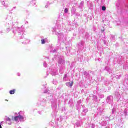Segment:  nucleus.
Masks as SVG:
<instances>
[{
	"label": "nucleus",
	"mask_w": 128,
	"mask_h": 128,
	"mask_svg": "<svg viewBox=\"0 0 128 128\" xmlns=\"http://www.w3.org/2000/svg\"><path fill=\"white\" fill-rule=\"evenodd\" d=\"M15 92H16V89H14L10 91V94H14Z\"/></svg>",
	"instance_id": "obj_1"
},
{
	"label": "nucleus",
	"mask_w": 128,
	"mask_h": 128,
	"mask_svg": "<svg viewBox=\"0 0 128 128\" xmlns=\"http://www.w3.org/2000/svg\"><path fill=\"white\" fill-rule=\"evenodd\" d=\"M14 120H15V122H18V120H20L18 116H16L14 117Z\"/></svg>",
	"instance_id": "obj_2"
},
{
	"label": "nucleus",
	"mask_w": 128,
	"mask_h": 128,
	"mask_svg": "<svg viewBox=\"0 0 128 128\" xmlns=\"http://www.w3.org/2000/svg\"><path fill=\"white\" fill-rule=\"evenodd\" d=\"M41 42H42V44H46V40L44 39H42L41 40Z\"/></svg>",
	"instance_id": "obj_3"
},
{
	"label": "nucleus",
	"mask_w": 128,
	"mask_h": 128,
	"mask_svg": "<svg viewBox=\"0 0 128 128\" xmlns=\"http://www.w3.org/2000/svg\"><path fill=\"white\" fill-rule=\"evenodd\" d=\"M18 116L19 118V120H24V116H22L20 115Z\"/></svg>",
	"instance_id": "obj_4"
},
{
	"label": "nucleus",
	"mask_w": 128,
	"mask_h": 128,
	"mask_svg": "<svg viewBox=\"0 0 128 128\" xmlns=\"http://www.w3.org/2000/svg\"><path fill=\"white\" fill-rule=\"evenodd\" d=\"M106 10V6H102V10Z\"/></svg>",
	"instance_id": "obj_5"
},
{
	"label": "nucleus",
	"mask_w": 128,
	"mask_h": 128,
	"mask_svg": "<svg viewBox=\"0 0 128 128\" xmlns=\"http://www.w3.org/2000/svg\"><path fill=\"white\" fill-rule=\"evenodd\" d=\"M74 84V82H72L70 84V88H72V85Z\"/></svg>",
	"instance_id": "obj_6"
},
{
	"label": "nucleus",
	"mask_w": 128,
	"mask_h": 128,
	"mask_svg": "<svg viewBox=\"0 0 128 128\" xmlns=\"http://www.w3.org/2000/svg\"><path fill=\"white\" fill-rule=\"evenodd\" d=\"M68 12V10L67 8H66L65 10H64V12Z\"/></svg>",
	"instance_id": "obj_7"
},
{
	"label": "nucleus",
	"mask_w": 128,
	"mask_h": 128,
	"mask_svg": "<svg viewBox=\"0 0 128 128\" xmlns=\"http://www.w3.org/2000/svg\"><path fill=\"white\" fill-rule=\"evenodd\" d=\"M7 120H9V122H10V119L9 118H8Z\"/></svg>",
	"instance_id": "obj_8"
},
{
	"label": "nucleus",
	"mask_w": 128,
	"mask_h": 128,
	"mask_svg": "<svg viewBox=\"0 0 128 128\" xmlns=\"http://www.w3.org/2000/svg\"><path fill=\"white\" fill-rule=\"evenodd\" d=\"M0 128H2V124H0Z\"/></svg>",
	"instance_id": "obj_9"
},
{
	"label": "nucleus",
	"mask_w": 128,
	"mask_h": 128,
	"mask_svg": "<svg viewBox=\"0 0 128 128\" xmlns=\"http://www.w3.org/2000/svg\"><path fill=\"white\" fill-rule=\"evenodd\" d=\"M104 30H102V32H104Z\"/></svg>",
	"instance_id": "obj_10"
},
{
	"label": "nucleus",
	"mask_w": 128,
	"mask_h": 128,
	"mask_svg": "<svg viewBox=\"0 0 128 128\" xmlns=\"http://www.w3.org/2000/svg\"><path fill=\"white\" fill-rule=\"evenodd\" d=\"M7 100V102H8V100Z\"/></svg>",
	"instance_id": "obj_11"
},
{
	"label": "nucleus",
	"mask_w": 128,
	"mask_h": 128,
	"mask_svg": "<svg viewBox=\"0 0 128 128\" xmlns=\"http://www.w3.org/2000/svg\"><path fill=\"white\" fill-rule=\"evenodd\" d=\"M7 100V102H8V100Z\"/></svg>",
	"instance_id": "obj_12"
}]
</instances>
